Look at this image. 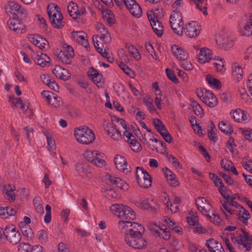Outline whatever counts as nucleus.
<instances>
[{
  "label": "nucleus",
  "instance_id": "nucleus-1",
  "mask_svg": "<svg viewBox=\"0 0 252 252\" xmlns=\"http://www.w3.org/2000/svg\"><path fill=\"white\" fill-rule=\"evenodd\" d=\"M103 126L107 134L111 138L119 140L122 138V128L126 127V123L122 119L113 116L110 121L105 120Z\"/></svg>",
  "mask_w": 252,
  "mask_h": 252
},
{
  "label": "nucleus",
  "instance_id": "nucleus-2",
  "mask_svg": "<svg viewBox=\"0 0 252 252\" xmlns=\"http://www.w3.org/2000/svg\"><path fill=\"white\" fill-rule=\"evenodd\" d=\"M110 210L121 220H125L128 223H131V221L135 218V214L132 209L123 204H113L111 206Z\"/></svg>",
  "mask_w": 252,
  "mask_h": 252
},
{
  "label": "nucleus",
  "instance_id": "nucleus-3",
  "mask_svg": "<svg viewBox=\"0 0 252 252\" xmlns=\"http://www.w3.org/2000/svg\"><path fill=\"white\" fill-rule=\"evenodd\" d=\"M74 134L76 140L83 144H90L95 139L94 131L87 126H80L75 128Z\"/></svg>",
  "mask_w": 252,
  "mask_h": 252
},
{
  "label": "nucleus",
  "instance_id": "nucleus-4",
  "mask_svg": "<svg viewBox=\"0 0 252 252\" xmlns=\"http://www.w3.org/2000/svg\"><path fill=\"white\" fill-rule=\"evenodd\" d=\"M47 13L50 20L55 28H62L64 24L63 21V15L61 13L60 8L54 3L48 4Z\"/></svg>",
  "mask_w": 252,
  "mask_h": 252
},
{
  "label": "nucleus",
  "instance_id": "nucleus-5",
  "mask_svg": "<svg viewBox=\"0 0 252 252\" xmlns=\"http://www.w3.org/2000/svg\"><path fill=\"white\" fill-rule=\"evenodd\" d=\"M195 93L200 100L208 106L214 107L218 104V98L212 91L201 88L197 89Z\"/></svg>",
  "mask_w": 252,
  "mask_h": 252
},
{
  "label": "nucleus",
  "instance_id": "nucleus-6",
  "mask_svg": "<svg viewBox=\"0 0 252 252\" xmlns=\"http://www.w3.org/2000/svg\"><path fill=\"white\" fill-rule=\"evenodd\" d=\"M169 23L175 33L179 35H183L184 23L183 16L180 11H172L170 16Z\"/></svg>",
  "mask_w": 252,
  "mask_h": 252
},
{
  "label": "nucleus",
  "instance_id": "nucleus-7",
  "mask_svg": "<svg viewBox=\"0 0 252 252\" xmlns=\"http://www.w3.org/2000/svg\"><path fill=\"white\" fill-rule=\"evenodd\" d=\"M231 239L234 243H237L242 246L243 248L246 249L247 251L251 250L252 245V237L245 230H242L240 233L234 234Z\"/></svg>",
  "mask_w": 252,
  "mask_h": 252
},
{
  "label": "nucleus",
  "instance_id": "nucleus-8",
  "mask_svg": "<svg viewBox=\"0 0 252 252\" xmlns=\"http://www.w3.org/2000/svg\"><path fill=\"white\" fill-rule=\"evenodd\" d=\"M137 181L139 185L143 188H148L152 185V178L150 175L144 169L137 167L136 172Z\"/></svg>",
  "mask_w": 252,
  "mask_h": 252
},
{
  "label": "nucleus",
  "instance_id": "nucleus-9",
  "mask_svg": "<svg viewBox=\"0 0 252 252\" xmlns=\"http://www.w3.org/2000/svg\"><path fill=\"white\" fill-rule=\"evenodd\" d=\"M149 227L151 231L160 238L168 240L171 237V233L164 224L153 222L150 224Z\"/></svg>",
  "mask_w": 252,
  "mask_h": 252
},
{
  "label": "nucleus",
  "instance_id": "nucleus-10",
  "mask_svg": "<svg viewBox=\"0 0 252 252\" xmlns=\"http://www.w3.org/2000/svg\"><path fill=\"white\" fill-rule=\"evenodd\" d=\"M85 156L89 161L97 167H102L105 165L104 155L97 151H87Z\"/></svg>",
  "mask_w": 252,
  "mask_h": 252
},
{
  "label": "nucleus",
  "instance_id": "nucleus-11",
  "mask_svg": "<svg viewBox=\"0 0 252 252\" xmlns=\"http://www.w3.org/2000/svg\"><path fill=\"white\" fill-rule=\"evenodd\" d=\"M5 238L12 244H18L21 239V235L14 225H9L5 227Z\"/></svg>",
  "mask_w": 252,
  "mask_h": 252
},
{
  "label": "nucleus",
  "instance_id": "nucleus-12",
  "mask_svg": "<svg viewBox=\"0 0 252 252\" xmlns=\"http://www.w3.org/2000/svg\"><path fill=\"white\" fill-rule=\"evenodd\" d=\"M4 8L8 15L14 14L15 12L19 13L23 17H26L27 15V10L22 8V6L15 1L8 2Z\"/></svg>",
  "mask_w": 252,
  "mask_h": 252
},
{
  "label": "nucleus",
  "instance_id": "nucleus-13",
  "mask_svg": "<svg viewBox=\"0 0 252 252\" xmlns=\"http://www.w3.org/2000/svg\"><path fill=\"white\" fill-rule=\"evenodd\" d=\"M125 240L127 245L134 249H143L147 246V242L143 235L125 238Z\"/></svg>",
  "mask_w": 252,
  "mask_h": 252
},
{
  "label": "nucleus",
  "instance_id": "nucleus-14",
  "mask_svg": "<svg viewBox=\"0 0 252 252\" xmlns=\"http://www.w3.org/2000/svg\"><path fill=\"white\" fill-rule=\"evenodd\" d=\"M126 9L133 16L139 18L142 16V10L136 0H123Z\"/></svg>",
  "mask_w": 252,
  "mask_h": 252
},
{
  "label": "nucleus",
  "instance_id": "nucleus-15",
  "mask_svg": "<svg viewBox=\"0 0 252 252\" xmlns=\"http://www.w3.org/2000/svg\"><path fill=\"white\" fill-rule=\"evenodd\" d=\"M94 46L97 51L103 58L110 62L111 57L109 53L107 51L108 50L107 45L108 43H104L102 41L97 39V37H93Z\"/></svg>",
  "mask_w": 252,
  "mask_h": 252
},
{
  "label": "nucleus",
  "instance_id": "nucleus-16",
  "mask_svg": "<svg viewBox=\"0 0 252 252\" xmlns=\"http://www.w3.org/2000/svg\"><path fill=\"white\" fill-rule=\"evenodd\" d=\"M195 203L198 210L203 215L208 216L212 210V206L208 200L202 197H198L195 200Z\"/></svg>",
  "mask_w": 252,
  "mask_h": 252
},
{
  "label": "nucleus",
  "instance_id": "nucleus-17",
  "mask_svg": "<svg viewBox=\"0 0 252 252\" xmlns=\"http://www.w3.org/2000/svg\"><path fill=\"white\" fill-rule=\"evenodd\" d=\"M67 9L69 15L74 19L79 18L86 13L85 7L79 8L77 4L72 1L68 3Z\"/></svg>",
  "mask_w": 252,
  "mask_h": 252
},
{
  "label": "nucleus",
  "instance_id": "nucleus-18",
  "mask_svg": "<svg viewBox=\"0 0 252 252\" xmlns=\"http://www.w3.org/2000/svg\"><path fill=\"white\" fill-rule=\"evenodd\" d=\"M9 28L17 33L25 32L26 27L24 23L18 18H10L7 21Z\"/></svg>",
  "mask_w": 252,
  "mask_h": 252
},
{
  "label": "nucleus",
  "instance_id": "nucleus-19",
  "mask_svg": "<svg viewBox=\"0 0 252 252\" xmlns=\"http://www.w3.org/2000/svg\"><path fill=\"white\" fill-rule=\"evenodd\" d=\"M200 32V27L195 22L189 23L183 27V32L190 38L196 37Z\"/></svg>",
  "mask_w": 252,
  "mask_h": 252
},
{
  "label": "nucleus",
  "instance_id": "nucleus-20",
  "mask_svg": "<svg viewBox=\"0 0 252 252\" xmlns=\"http://www.w3.org/2000/svg\"><path fill=\"white\" fill-rule=\"evenodd\" d=\"M153 123L155 128L162 136L164 140L167 142L171 143L172 137L162 122L158 119H155L153 120Z\"/></svg>",
  "mask_w": 252,
  "mask_h": 252
},
{
  "label": "nucleus",
  "instance_id": "nucleus-21",
  "mask_svg": "<svg viewBox=\"0 0 252 252\" xmlns=\"http://www.w3.org/2000/svg\"><path fill=\"white\" fill-rule=\"evenodd\" d=\"M116 167L120 171L127 173L130 171V167L128 165L126 158L120 155H117L114 158Z\"/></svg>",
  "mask_w": 252,
  "mask_h": 252
},
{
  "label": "nucleus",
  "instance_id": "nucleus-22",
  "mask_svg": "<svg viewBox=\"0 0 252 252\" xmlns=\"http://www.w3.org/2000/svg\"><path fill=\"white\" fill-rule=\"evenodd\" d=\"M29 40L40 50L47 49L49 46L48 41L38 34L31 35L29 37Z\"/></svg>",
  "mask_w": 252,
  "mask_h": 252
},
{
  "label": "nucleus",
  "instance_id": "nucleus-23",
  "mask_svg": "<svg viewBox=\"0 0 252 252\" xmlns=\"http://www.w3.org/2000/svg\"><path fill=\"white\" fill-rule=\"evenodd\" d=\"M130 226L131 228L129 230V233L126 234L125 238L130 237L143 235L145 229L143 225L136 222H131Z\"/></svg>",
  "mask_w": 252,
  "mask_h": 252
},
{
  "label": "nucleus",
  "instance_id": "nucleus-24",
  "mask_svg": "<svg viewBox=\"0 0 252 252\" xmlns=\"http://www.w3.org/2000/svg\"><path fill=\"white\" fill-rule=\"evenodd\" d=\"M71 38L74 41L87 48L89 44L86 34L82 32H73L71 33Z\"/></svg>",
  "mask_w": 252,
  "mask_h": 252
},
{
  "label": "nucleus",
  "instance_id": "nucleus-25",
  "mask_svg": "<svg viewBox=\"0 0 252 252\" xmlns=\"http://www.w3.org/2000/svg\"><path fill=\"white\" fill-rule=\"evenodd\" d=\"M171 51L175 57L179 61L188 60L189 54L181 46L177 45H173L171 46Z\"/></svg>",
  "mask_w": 252,
  "mask_h": 252
},
{
  "label": "nucleus",
  "instance_id": "nucleus-26",
  "mask_svg": "<svg viewBox=\"0 0 252 252\" xmlns=\"http://www.w3.org/2000/svg\"><path fill=\"white\" fill-rule=\"evenodd\" d=\"M147 15L150 22L159 20L163 16L164 10L162 7L158 6L156 8L148 10Z\"/></svg>",
  "mask_w": 252,
  "mask_h": 252
},
{
  "label": "nucleus",
  "instance_id": "nucleus-27",
  "mask_svg": "<svg viewBox=\"0 0 252 252\" xmlns=\"http://www.w3.org/2000/svg\"><path fill=\"white\" fill-rule=\"evenodd\" d=\"M52 72L57 78L63 80H67L70 76L68 70L59 65L55 66Z\"/></svg>",
  "mask_w": 252,
  "mask_h": 252
},
{
  "label": "nucleus",
  "instance_id": "nucleus-28",
  "mask_svg": "<svg viewBox=\"0 0 252 252\" xmlns=\"http://www.w3.org/2000/svg\"><path fill=\"white\" fill-rule=\"evenodd\" d=\"M206 245L210 252H225L221 244L213 238L208 240Z\"/></svg>",
  "mask_w": 252,
  "mask_h": 252
},
{
  "label": "nucleus",
  "instance_id": "nucleus-29",
  "mask_svg": "<svg viewBox=\"0 0 252 252\" xmlns=\"http://www.w3.org/2000/svg\"><path fill=\"white\" fill-rule=\"evenodd\" d=\"M165 177L170 186L177 187L180 185V182L176 177L175 175L166 167L162 169Z\"/></svg>",
  "mask_w": 252,
  "mask_h": 252
},
{
  "label": "nucleus",
  "instance_id": "nucleus-30",
  "mask_svg": "<svg viewBox=\"0 0 252 252\" xmlns=\"http://www.w3.org/2000/svg\"><path fill=\"white\" fill-rule=\"evenodd\" d=\"M106 178L110 183L115 185L117 188L123 190L127 189V184L125 183L121 178L115 177L110 174H106Z\"/></svg>",
  "mask_w": 252,
  "mask_h": 252
},
{
  "label": "nucleus",
  "instance_id": "nucleus-31",
  "mask_svg": "<svg viewBox=\"0 0 252 252\" xmlns=\"http://www.w3.org/2000/svg\"><path fill=\"white\" fill-rule=\"evenodd\" d=\"M198 62L201 63L209 62L212 58V52L208 48H203L197 56Z\"/></svg>",
  "mask_w": 252,
  "mask_h": 252
},
{
  "label": "nucleus",
  "instance_id": "nucleus-32",
  "mask_svg": "<svg viewBox=\"0 0 252 252\" xmlns=\"http://www.w3.org/2000/svg\"><path fill=\"white\" fill-rule=\"evenodd\" d=\"M230 115L234 120L237 122L242 123L247 119L246 113L240 108L232 110L230 112Z\"/></svg>",
  "mask_w": 252,
  "mask_h": 252
},
{
  "label": "nucleus",
  "instance_id": "nucleus-33",
  "mask_svg": "<svg viewBox=\"0 0 252 252\" xmlns=\"http://www.w3.org/2000/svg\"><path fill=\"white\" fill-rule=\"evenodd\" d=\"M220 210L225 217V219L228 220L230 219V216L228 214L230 215H235L238 211V209L226 204L225 201L222 203V206L220 207Z\"/></svg>",
  "mask_w": 252,
  "mask_h": 252
},
{
  "label": "nucleus",
  "instance_id": "nucleus-34",
  "mask_svg": "<svg viewBox=\"0 0 252 252\" xmlns=\"http://www.w3.org/2000/svg\"><path fill=\"white\" fill-rule=\"evenodd\" d=\"M33 60L36 63L42 67L46 66L47 63H49L50 61L49 56L43 53L34 55Z\"/></svg>",
  "mask_w": 252,
  "mask_h": 252
},
{
  "label": "nucleus",
  "instance_id": "nucleus-35",
  "mask_svg": "<svg viewBox=\"0 0 252 252\" xmlns=\"http://www.w3.org/2000/svg\"><path fill=\"white\" fill-rule=\"evenodd\" d=\"M232 77L233 79L238 82L243 78V70L241 66L234 63L232 67Z\"/></svg>",
  "mask_w": 252,
  "mask_h": 252
},
{
  "label": "nucleus",
  "instance_id": "nucleus-36",
  "mask_svg": "<svg viewBox=\"0 0 252 252\" xmlns=\"http://www.w3.org/2000/svg\"><path fill=\"white\" fill-rule=\"evenodd\" d=\"M236 215L239 220L245 224L248 223V220L251 218V215L248 211L242 206L238 209Z\"/></svg>",
  "mask_w": 252,
  "mask_h": 252
},
{
  "label": "nucleus",
  "instance_id": "nucleus-37",
  "mask_svg": "<svg viewBox=\"0 0 252 252\" xmlns=\"http://www.w3.org/2000/svg\"><path fill=\"white\" fill-rule=\"evenodd\" d=\"M151 26L158 36L160 37L164 32V27L159 20L150 21Z\"/></svg>",
  "mask_w": 252,
  "mask_h": 252
},
{
  "label": "nucleus",
  "instance_id": "nucleus-38",
  "mask_svg": "<svg viewBox=\"0 0 252 252\" xmlns=\"http://www.w3.org/2000/svg\"><path fill=\"white\" fill-rule=\"evenodd\" d=\"M74 55H72L65 53L64 51H61L57 55L59 60L64 64H70Z\"/></svg>",
  "mask_w": 252,
  "mask_h": 252
},
{
  "label": "nucleus",
  "instance_id": "nucleus-39",
  "mask_svg": "<svg viewBox=\"0 0 252 252\" xmlns=\"http://www.w3.org/2000/svg\"><path fill=\"white\" fill-rule=\"evenodd\" d=\"M103 19L109 24L112 25L115 22V16L111 10L103 9L101 11Z\"/></svg>",
  "mask_w": 252,
  "mask_h": 252
},
{
  "label": "nucleus",
  "instance_id": "nucleus-40",
  "mask_svg": "<svg viewBox=\"0 0 252 252\" xmlns=\"http://www.w3.org/2000/svg\"><path fill=\"white\" fill-rule=\"evenodd\" d=\"M190 105L195 114L201 118L204 116V111L201 105L198 102L195 101L193 99H190Z\"/></svg>",
  "mask_w": 252,
  "mask_h": 252
},
{
  "label": "nucleus",
  "instance_id": "nucleus-41",
  "mask_svg": "<svg viewBox=\"0 0 252 252\" xmlns=\"http://www.w3.org/2000/svg\"><path fill=\"white\" fill-rule=\"evenodd\" d=\"M213 65L215 67L216 71L220 74H223L226 70L224 61L223 59L216 58L214 59Z\"/></svg>",
  "mask_w": 252,
  "mask_h": 252
},
{
  "label": "nucleus",
  "instance_id": "nucleus-42",
  "mask_svg": "<svg viewBox=\"0 0 252 252\" xmlns=\"http://www.w3.org/2000/svg\"><path fill=\"white\" fill-rule=\"evenodd\" d=\"M221 165L225 170L230 171L236 175L238 174L236 168L231 161L227 159H223L221 160Z\"/></svg>",
  "mask_w": 252,
  "mask_h": 252
},
{
  "label": "nucleus",
  "instance_id": "nucleus-43",
  "mask_svg": "<svg viewBox=\"0 0 252 252\" xmlns=\"http://www.w3.org/2000/svg\"><path fill=\"white\" fill-rule=\"evenodd\" d=\"M15 188L14 186L10 185H5L3 187V193L5 194V197L7 199L11 200H14L15 199V195L14 191Z\"/></svg>",
  "mask_w": 252,
  "mask_h": 252
},
{
  "label": "nucleus",
  "instance_id": "nucleus-44",
  "mask_svg": "<svg viewBox=\"0 0 252 252\" xmlns=\"http://www.w3.org/2000/svg\"><path fill=\"white\" fill-rule=\"evenodd\" d=\"M126 48L128 50L129 53L132 56L134 59L137 61L141 59V56L139 52L133 45L129 43H126Z\"/></svg>",
  "mask_w": 252,
  "mask_h": 252
},
{
  "label": "nucleus",
  "instance_id": "nucleus-45",
  "mask_svg": "<svg viewBox=\"0 0 252 252\" xmlns=\"http://www.w3.org/2000/svg\"><path fill=\"white\" fill-rule=\"evenodd\" d=\"M220 129L223 133L231 134L233 132V129L229 123L227 121L220 122L219 124Z\"/></svg>",
  "mask_w": 252,
  "mask_h": 252
},
{
  "label": "nucleus",
  "instance_id": "nucleus-46",
  "mask_svg": "<svg viewBox=\"0 0 252 252\" xmlns=\"http://www.w3.org/2000/svg\"><path fill=\"white\" fill-rule=\"evenodd\" d=\"M163 202L166 205L167 208L170 210L172 213H175L179 211V207L176 203H172L169 201L168 195H166L164 198Z\"/></svg>",
  "mask_w": 252,
  "mask_h": 252
},
{
  "label": "nucleus",
  "instance_id": "nucleus-47",
  "mask_svg": "<svg viewBox=\"0 0 252 252\" xmlns=\"http://www.w3.org/2000/svg\"><path fill=\"white\" fill-rule=\"evenodd\" d=\"M241 33L243 35L250 36L252 34V20L250 19L241 29Z\"/></svg>",
  "mask_w": 252,
  "mask_h": 252
},
{
  "label": "nucleus",
  "instance_id": "nucleus-48",
  "mask_svg": "<svg viewBox=\"0 0 252 252\" xmlns=\"http://www.w3.org/2000/svg\"><path fill=\"white\" fill-rule=\"evenodd\" d=\"M117 64L126 75L130 76L131 78H134L135 76V72L124 63L118 62Z\"/></svg>",
  "mask_w": 252,
  "mask_h": 252
},
{
  "label": "nucleus",
  "instance_id": "nucleus-49",
  "mask_svg": "<svg viewBox=\"0 0 252 252\" xmlns=\"http://www.w3.org/2000/svg\"><path fill=\"white\" fill-rule=\"evenodd\" d=\"M206 81L210 85L215 88L220 89L221 88L220 82L218 79L215 78L211 74L207 75Z\"/></svg>",
  "mask_w": 252,
  "mask_h": 252
},
{
  "label": "nucleus",
  "instance_id": "nucleus-50",
  "mask_svg": "<svg viewBox=\"0 0 252 252\" xmlns=\"http://www.w3.org/2000/svg\"><path fill=\"white\" fill-rule=\"evenodd\" d=\"M127 143L133 152H139L142 150V148L141 144L137 141L135 137L131 140H128Z\"/></svg>",
  "mask_w": 252,
  "mask_h": 252
},
{
  "label": "nucleus",
  "instance_id": "nucleus-51",
  "mask_svg": "<svg viewBox=\"0 0 252 252\" xmlns=\"http://www.w3.org/2000/svg\"><path fill=\"white\" fill-rule=\"evenodd\" d=\"M186 220L190 225H195L198 222V218L196 213L190 211L189 216L187 217Z\"/></svg>",
  "mask_w": 252,
  "mask_h": 252
},
{
  "label": "nucleus",
  "instance_id": "nucleus-52",
  "mask_svg": "<svg viewBox=\"0 0 252 252\" xmlns=\"http://www.w3.org/2000/svg\"><path fill=\"white\" fill-rule=\"evenodd\" d=\"M50 100V101L48 104L55 108L59 107L63 103L61 98L55 94L53 95L51 100Z\"/></svg>",
  "mask_w": 252,
  "mask_h": 252
},
{
  "label": "nucleus",
  "instance_id": "nucleus-53",
  "mask_svg": "<svg viewBox=\"0 0 252 252\" xmlns=\"http://www.w3.org/2000/svg\"><path fill=\"white\" fill-rule=\"evenodd\" d=\"M143 102L150 112H156V109L153 104V99L150 96H146L143 99Z\"/></svg>",
  "mask_w": 252,
  "mask_h": 252
},
{
  "label": "nucleus",
  "instance_id": "nucleus-54",
  "mask_svg": "<svg viewBox=\"0 0 252 252\" xmlns=\"http://www.w3.org/2000/svg\"><path fill=\"white\" fill-rule=\"evenodd\" d=\"M209 220L213 222L215 224L219 225L221 224L222 220L218 214L215 213L212 214V216H210L209 214L207 216Z\"/></svg>",
  "mask_w": 252,
  "mask_h": 252
},
{
  "label": "nucleus",
  "instance_id": "nucleus-55",
  "mask_svg": "<svg viewBox=\"0 0 252 252\" xmlns=\"http://www.w3.org/2000/svg\"><path fill=\"white\" fill-rule=\"evenodd\" d=\"M122 131L124 133V137H125L127 138L126 140L127 142H128V140H131L135 137L130 128L127 126L126 124V127L122 128Z\"/></svg>",
  "mask_w": 252,
  "mask_h": 252
},
{
  "label": "nucleus",
  "instance_id": "nucleus-56",
  "mask_svg": "<svg viewBox=\"0 0 252 252\" xmlns=\"http://www.w3.org/2000/svg\"><path fill=\"white\" fill-rule=\"evenodd\" d=\"M216 128L214 124L211 122L210 124V129L208 131V136L209 138L214 142L217 140V135L216 133Z\"/></svg>",
  "mask_w": 252,
  "mask_h": 252
},
{
  "label": "nucleus",
  "instance_id": "nucleus-57",
  "mask_svg": "<svg viewBox=\"0 0 252 252\" xmlns=\"http://www.w3.org/2000/svg\"><path fill=\"white\" fill-rule=\"evenodd\" d=\"M155 103L158 109L161 110L164 97L162 95V93L159 95H155Z\"/></svg>",
  "mask_w": 252,
  "mask_h": 252
},
{
  "label": "nucleus",
  "instance_id": "nucleus-58",
  "mask_svg": "<svg viewBox=\"0 0 252 252\" xmlns=\"http://www.w3.org/2000/svg\"><path fill=\"white\" fill-rule=\"evenodd\" d=\"M91 79L98 87H102L104 85V80L101 74L92 77Z\"/></svg>",
  "mask_w": 252,
  "mask_h": 252
},
{
  "label": "nucleus",
  "instance_id": "nucleus-59",
  "mask_svg": "<svg viewBox=\"0 0 252 252\" xmlns=\"http://www.w3.org/2000/svg\"><path fill=\"white\" fill-rule=\"evenodd\" d=\"M226 199V204L230 205V206L234 207L237 209H240L242 206L238 204L236 201L235 200V198H233L230 196L228 197Z\"/></svg>",
  "mask_w": 252,
  "mask_h": 252
},
{
  "label": "nucleus",
  "instance_id": "nucleus-60",
  "mask_svg": "<svg viewBox=\"0 0 252 252\" xmlns=\"http://www.w3.org/2000/svg\"><path fill=\"white\" fill-rule=\"evenodd\" d=\"M96 29L97 32V34L96 36H100L109 32L107 29L101 23H97L96 25Z\"/></svg>",
  "mask_w": 252,
  "mask_h": 252
},
{
  "label": "nucleus",
  "instance_id": "nucleus-61",
  "mask_svg": "<svg viewBox=\"0 0 252 252\" xmlns=\"http://www.w3.org/2000/svg\"><path fill=\"white\" fill-rule=\"evenodd\" d=\"M23 222H21L19 224L20 226L22 228L21 230L23 235L28 238L31 237L32 234V230L28 226H25L23 227Z\"/></svg>",
  "mask_w": 252,
  "mask_h": 252
},
{
  "label": "nucleus",
  "instance_id": "nucleus-62",
  "mask_svg": "<svg viewBox=\"0 0 252 252\" xmlns=\"http://www.w3.org/2000/svg\"><path fill=\"white\" fill-rule=\"evenodd\" d=\"M62 47L63 49V51L65 53L66 52L67 54H71L72 55H74V50L72 46L67 44L66 43L64 42H63L61 43Z\"/></svg>",
  "mask_w": 252,
  "mask_h": 252
},
{
  "label": "nucleus",
  "instance_id": "nucleus-63",
  "mask_svg": "<svg viewBox=\"0 0 252 252\" xmlns=\"http://www.w3.org/2000/svg\"><path fill=\"white\" fill-rule=\"evenodd\" d=\"M93 37H97V39L101 41H102L104 42V43H109L111 41V37L109 32L106 33L105 34H103V35H101L99 36H94Z\"/></svg>",
  "mask_w": 252,
  "mask_h": 252
},
{
  "label": "nucleus",
  "instance_id": "nucleus-64",
  "mask_svg": "<svg viewBox=\"0 0 252 252\" xmlns=\"http://www.w3.org/2000/svg\"><path fill=\"white\" fill-rule=\"evenodd\" d=\"M31 249L30 245L27 243H21L18 246V252H30Z\"/></svg>",
  "mask_w": 252,
  "mask_h": 252
}]
</instances>
